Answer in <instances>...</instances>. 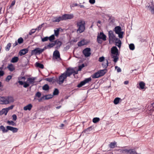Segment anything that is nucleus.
<instances>
[{"label":"nucleus","instance_id":"nucleus-17","mask_svg":"<svg viewBox=\"0 0 154 154\" xmlns=\"http://www.w3.org/2000/svg\"><path fill=\"white\" fill-rule=\"evenodd\" d=\"M97 36H99L100 38L102 39L104 41L106 40V36L103 32H100L99 35H98Z\"/></svg>","mask_w":154,"mask_h":154},{"label":"nucleus","instance_id":"nucleus-47","mask_svg":"<svg viewBox=\"0 0 154 154\" xmlns=\"http://www.w3.org/2000/svg\"><path fill=\"white\" fill-rule=\"evenodd\" d=\"M44 23H43L39 25L36 29H35V30H38V31H39L41 29L43 26V25H44Z\"/></svg>","mask_w":154,"mask_h":154},{"label":"nucleus","instance_id":"nucleus-62","mask_svg":"<svg viewBox=\"0 0 154 154\" xmlns=\"http://www.w3.org/2000/svg\"><path fill=\"white\" fill-rule=\"evenodd\" d=\"M15 1H13L11 5L10 6V8L13 6L15 4Z\"/></svg>","mask_w":154,"mask_h":154},{"label":"nucleus","instance_id":"nucleus-14","mask_svg":"<svg viewBox=\"0 0 154 154\" xmlns=\"http://www.w3.org/2000/svg\"><path fill=\"white\" fill-rule=\"evenodd\" d=\"M88 43L87 40L83 39L78 43V45L79 47L82 46L87 45Z\"/></svg>","mask_w":154,"mask_h":154},{"label":"nucleus","instance_id":"nucleus-45","mask_svg":"<svg viewBox=\"0 0 154 154\" xmlns=\"http://www.w3.org/2000/svg\"><path fill=\"white\" fill-rule=\"evenodd\" d=\"M13 105H11L10 106L8 107V108H6V110H7L6 111V113L7 114L8 111L10 109H13Z\"/></svg>","mask_w":154,"mask_h":154},{"label":"nucleus","instance_id":"nucleus-34","mask_svg":"<svg viewBox=\"0 0 154 154\" xmlns=\"http://www.w3.org/2000/svg\"><path fill=\"white\" fill-rule=\"evenodd\" d=\"M55 38V36L54 35H52L48 37V39L51 42H53Z\"/></svg>","mask_w":154,"mask_h":154},{"label":"nucleus","instance_id":"nucleus-19","mask_svg":"<svg viewBox=\"0 0 154 154\" xmlns=\"http://www.w3.org/2000/svg\"><path fill=\"white\" fill-rule=\"evenodd\" d=\"M93 128L92 126H91L85 130L83 131L82 132V134L84 132L86 134H89L90 133V132L91 130H93Z\"/></svg>","mask_w":154,"mask_h":154},{"label":"nucleus","instance_id":"nucleus-50","mask_svg":"<svg viewBox=\"0 0 154 154\" xmlns=\"http://www.w3.org/2000/svg\"><path fill=\"white\" fill-rule=\"evenodd\" d=\"M29 85V84L28 83H27L26 82H24V84L23 85V87L25 88H26L28 87Z\"/></svg>","mask_w":154,"mask_h":154},{"label":"nucleus","instance_id":"nucleus-61","mask_svg":"<svg viewBox=\"0 0 154 154\" xmlns=\"http://www.w3.org/2000/svg\"><path fill=\"white\" fill-rule=\"evenodd\" d=\"M95 0H89V2L91 4H93L95 3Z\"/></svg>","mask_w":154,"mask_h":154},{"label":"nucleus","instance_id":"nucleus-1","mask_svg":"<svg viewBox=\"0 0 154 154\" xmlns=\"http://www.w3.org/2000/svg\"><path fill=\"white\" fill-rule=\"evenodd\" d=\"M78 73V70L75 71L73 69L68 68L59 77L57 82L60 85L62 84L67 77L70 76L72 74L74 75L75 74H77Z\"/></svg>","mask_w":154,"mask_h":154},{"label":"nucleus","instance_id":"nucleus-63","mask_svg":"<svg viewBox=\"0 0 154 154\" xmlns=\"http://www.w3.org/2000/svg\"><path fill=\"white\" fill-rule=\"evenodd\" d=\"M18 83H19V84L20 85H23L24 84V82H23L22 81H20V80H19L18 81Z\"/></svg>","mask_w":154,"mask_h":154},{"label":"nucleus","instance_id":"nucleus-54","mask_svg":"<svg viewBox=\"0 0 154 154\" xmlns=\"http://www.w3.org/2000/svg\"><path fill=\"white\" fill-rule=\"evenodd\" d=\"M18 131V129L17 128L14 127L11 131H12V132L14 133L17 132Z\"/></svg>","mask_w":154,"mask_h":154},{"label":"nucleus","instance_id":"nucleus-49","mask_svg":"<svg viewBox=\"0 0 154 154\" xmlns=\"http://www.w3.org/2000/svg\"><path fill=\"white\" fill-rule=\"evenodd\" d=\"M54 34L55 36H57L59 34V29H57V30H54Z\"/></svg>","mask_w":154,"mask_h":154},{"label":"nucleus","instance_id":"nucleus-57","mask_svg":"<svg viewBox=\"0 0 154 154\" xmlns=\"http://www.w3.org/2000/svg\"><path fill=\"white\" fill-rule=\"evenodd\" d=\"M12 117L14 120L15 121L17 119V116L15 114H14L12 116Z\"/></svg>","mask_w":154,"mask_h":154},{"label":"nucleus","instance_id":"nucleus-22","mask_svg":"<svg viewBox=\"0 0 154 154\" xmlns=\"http://www.w3.org/2000/svg\"><path fill=\"white\" fill-rule=\"evenodd\" d=\"M32 105L31 104H29L26 106H24L23 108V109L24 110H30L32 108Z\"/></svg>","mask_w":154,"mask_h":154},{"label":"nucleus","instance_id":"nucleus-41","mask_svg":"<svg viewBox=\"0 0 154 154\" xmlns=\"http://www.w3.org/2000/svg\"><path fill=\"white\" fill-rule=\"evenodd\" d=\"M14 127L10 126H8L6 127V130L7 132H8V131H12Z\"/></svg>","mask_w":154,"mask_h":154},{"label":"nucleus","instance_id":"nucleus-11","mask_svg":"<svg viewBox=\"0 0 154 154\" xmlns=\"http://www.w3.org/2000/svg\"><path fill=\"white\" fill-rule=\"evenodd\" d=\"M146 8L149 10L152 14H154V4L152 3L151 5L146 6Z\"/></svg>","mask_w":154,"mask_h":154},{"label":"nucleus","instance_id":"nucleus-42","mask_svg":"<svg viewBox=\"0 0 154 154\" xmlns=\"http://www.w3.org/2000/svg\"><path fill=\"white\" fill-rule=\"evenodd\" d=\"M59 91L58 89L57 88H55L53 92V94L54 95H56L58 94Z\"/></svg>","mask_w":154,"mask_h":154},{"label":"nucleus","instance_id":"nucleus-46","mask_svg":"<svg viewBox=\"0 0 154 154\" xmlns=\"http://www.w3.org/2000/svg\"><path fill=\"white\" fill-rule=\"evenodd\" d=\"M12 76L10 75L8 76L5 79V80L7 82H9L10 79L12 78Z\"/></svg>","mask_w":154,"mask_h":154},{"label":"nucleus","instance_id":"nucleus-10","mask_svg":"<svg viewBox=\"0 0 154 154\" xmlns=\"http://www.w3.org/2000/svg\"><path fill=\"white\" fill-rule=\"evenodd\" d=\"M42 53L41 48H36L32 51L31 55H36L38 54H40Z\"/></svg>","mask_w":154,"mask_h":154},{"label":"nucleus","instance_id":"nucleus-15","mask_svg":"<svg viewBox=\"0 0 154 154\" xmlns=\"http://www.w3.org/2000/svg\"><path fill=\"white\" fill-rule=\"evenodd\" d=\"M28 51V48H25L21 50L19 52V54L21 56L24 55L26 54Z\"/></svg>","mask_w":154,"mask_h":154},{"label":"nucleus","instance_id":"nucleus-51","mask_svg":"<svg viewBox=\"0 0 154 154\" xmlns=\"http://www.w3.org/2000/svg\"><path fill=\"white\" fill-rule=\"evenodd\" d=\"M48 40V37H45L44 38H42V41L43 42H45L47 41Z\"/></svg>","mask_w":154,"mask_h":154},{"label":"nucleus","instance_id":"nucleus-4","mask_svg":"<svg viewBox=\"0 0 154 154\" xmlns=\"http://www.w3.org/2000/svg\"><path fill=\"white\" fill-rule=\"evenodd\" d=\"M77 26L78 28L77 30L78 33H81L85 31V21L81 20L77 23Z\"/></svg>","mask_w":154,"mask_h":154},{"label":"nucleus","instance_id":"nucleus-2","mask_svg":"<svg viewBox=\"0 0 154 154\" xmlns=\"http://www.w3.org/2000/svg\"><path fill=\"white\" fill-rule=\"evenodd\" d=\"M13 97L8 96L6 97H0V104H7L13 103L14 101Z\"/></svg>","mask_w":154,"mask_h":154},{"label":"nucleus","instance_id":"nucleus-58","mask_svg":"<svg viewBox=\"0 0 154 154\" xmlns=\"http://www.w3.org/2000/svg\"><path fill=\"white\" fill-rule=\"evenodd\" d=\"M7 110H6V109H2V114H5V115H7V114L6 113V111Z\"/></svg>","mask_w":154,"mask_h":154},{"label":"nucleus","instance_id":"nucleus-9","mask_svg":"<svg viewBox=\"0 0 154 154\" xmlns=\"http://www.w3.org/2000/svg\"><path fill=\"white\" fill-rule=\"evenodd\" d=\"M91 48H87L84 49L82 51V53L85 57H87L90 56L91 53Z\"/></svg>","mask_w":154,"mask_h":154},{"label":"nucleus","instance_id":"nucleus-33","mask_svg":"<svg viewBox=\"0 0 154 154\" xmlns=\"http://www.w3.org/2000/svg\"><path fill=\"white\" fill-rule=\"evenodd\" d=\"M11 46V44L10 43H8L5 47V50L7 51H8L10 50Z\"/></svg>","mask_w":154,"mask_h":154},{"label":"nucleus","instance_id":"nucleus-16","mask_svg":"<svg viewBox=\"0 0 154 154\" xmlns=\"http://www.w3.org/2000/svg\"><path fill=\"white\" fill-rule=\"evenodd\" d=\"M54 43L55 44V45H57L56 47L57 49L59 48L62 45V42L58 40H57L55 41Z\"/></svg>","mask_w":154,"mask_h":154},{"label":"nucleus","instance_id":"nucleus-53","mask_svg":"<svg viewBox=\"0 0 154 154\" xmlns=\"http://www.w3.org/2000/svg\"><path fill=\"white\" fill-rule=\"evenodd\" d=\"M85 67V65L84 64H82L81 65L79 66L78 71H81L82 69Z\"/></svg>","mask_w":154,"mask_h":154},{"label":"nucleus","instance_id":"nucleus-39","mask_svg":"<svg viewBox=\"0 0 154 154\" xmlns=\"http://www.w3.org/2000/svg\"><path fill=\"white\" fill-rule=\"evenodd\" d=\"M100 120L99 118L96 117L94 118L93 119V122L94 123H96L98 122Z\"/></svg>","mask_w":154,"mask_h":154},{"label":"nucleus","instance_id":"nucleus-29","mask_svg":"<svg viewBox=\"0 0 154 154\" xmlns=\"http://www.w3.org/2000/svg\"><path fill=\"white\" fill-rule=\"evenodd\" d=\"M49 89V86L48 84L45 85L42 87L43 90L45 91H48Z\"/></svg>","mask_w":154,"mask_h":154},{"label":"nucleus","instance_id":"nucleus-25","mask_svg":"<svg viewBox=\"0 0 154 154\" xmlns=\"http://www.w3.org/2000/svg\"><path fill=\"white\" fill-rule=\"evenodd\" d=\"M19 60V58L17 57H14L12 58L11 60V62L12 63H15L17 62Z\"/></svg>","mask_w":154,"mask_h":154},{"label":"nucleus","instance_id":"nucleus-64","mask_svg":"<svg viewBox=\"0 0 154 154\" xmlns=\"http://www.w3.org/2000/svg\"><path fill=\"white\" fill-rule=\"evenodd\" d=\"M4 74V72L2 70L0 71V76H2Z\"/></svg>","mask_w":154,"mask_h":154},{"label":"nucleus","instance_id":"nucleus-26","mask_svg":"<svg viewBox=\"0 0 154 154\" xmlns=\"http://www.w3.org/2000/svg\"><path fill=\"white\" fill-rule=\"evenodd\" d=\"M35 66L41 69H43L44 67L43 64L37 62L35 63Z\"/></svg>","mask_w":154,"mask_h":154},{"label":"nucleus","instance_id":"nucleus-13","mask_svg":"<svg viewBox=\"0 0 154 154\" xmlns=\"http://www.w3.org/2000/svg\"><path fill=\"white\" fill-rule=\"evenodd\" d=\"M53 22H59L60 21H62V16L54 17L52 20Z\"/></svg>","mask_w":154,"mask_h":154},{"label":"nucleus","instance_id":"nucleus-8","mask_svg":"<svg viewBox=\"0 0 154 154\" xmlns=\"http://www.w3.org/2000/svg\"><path fill=\"white\" fill-rule=\"evenodd\" d=\"M63 20L71 19L74 17L73 14H65L62 16Z\"/></svg>","mask_w":154,"mask_h":154},{"label":"nucleus","instance_id":"nucleus-24","mask_svg":"<svg viewBox=\"0 0 154 154\" xmlns=\"http://www.w3.org/2000/svg\"><path fill=\"white\" fill-rule=\"evenodd\" d=\"M91 76L92 78L94 79L98 78L100 77V75L99 74L98 71L92 75Z\"/></svg>","mask_w":154,"mask_h":154},{"label":"nucleus","instance_id":"nucleus-60","mask_svg":"<svg viewBox=\"0 0 154 154\" xmlns=\"http://www.w3.org/2000/svg\"><path fill=\"white\" fill-rule=\"evenodd\" d=\"M25 79H26L25 77L24 76L20 77H19L18 78V80H19L23 79L24 81H25Z\"/></svg>","mask_w":154,"mask_h":154},{"label":"nucleus","instance_id":"nucleus-6","mask_svg":"<svg viewBox=\"0 0 154 154\" xmlns=\"http://www.w3.org/2000/svg\"><path fill=\"white\" fill-rule=\"evenodd\" d=\"M108 36L109 42L111 41L113 42L117 38L114 34L113 31L112 30L109 31L108 32Z\"/></svg>","mask_w":154,"mask_h":154},{"label":"nucleus","instance_id":"nucleus-52","mask_svg":"<svg viewBox=\"0 0 154 154\" xmlns=\"http://www.w3.org/2000/svg\"><path fill=\"white\" fill-rule=\"evenodd\" d=\"M35 97L39 98L41 96V93L40 92H38L35 94Z\"/></svg>","mask_w":154,"mask_h":154},{"label":"nucleus","instance_id":"nucleus-21","mask_svg":"<svg viewBox=\"0 0 154 154\" xmlns=\"http://www.w3.org/2000/svg\"><path fill=\"white\" fill-rule=\"evenodd\" d=\"M106 71L107 69H104L98 71L99 74L100 75V77L103 76L106 73Z\"/></svg>","mask_w":154,"mask_h":154},{"label":"nucleus","instance_id":"nucleus-32","mask_svg":"<svg viewBox=\"0 0 154 154\" xmlns=\"http://www.w3.org/2000/svg\"><path fill=\"white\" fill-rule=\"evenodd\" d=\"M120 98L119 97L115 98L113 101V102L115 104H117L119 102Z\"/></svg>","mask_w":154,"mask_h":154},{"label":"nucleus","instance_id":"nucleus-55","mask_svg":"<svg viewBox=\"0 0 154 154\" xmlns=\"http://www.w3.org/2000/svg\"><path fill=\"white\" fill-rule=\"evenodd\" d=\"M104 60V57H100L98 61L100 62H102Z\"/></svg>","mask_w":154,"mask_h":154},{"label":"nucleus","instance_id":"nucleus-36","mask_svg":"<svg viewBox=\"0 0 154 154\" xmlns=\"http://www.w3.org/2000/svg\"><path fill=\"white\" fill-rule=\"evenodd\" d=\"M106 63H103L102 64V66L103 67L105 68V69H106L108 66V62L107 60H106Z\"/></svg>","mask_w":154,"mask_h":154},{"label":"nucleus","instance_id":"nucleus-28","mask_svg":"<svg viewBox=\"0 0 154 154\" xmlns=\"http://www.w3.org/2000/svg\"><path fill=\"white\" fill-rule=\"evenodd\" d=\"M139 85L140 88L141 89H143L144 88V87L145 86V83L143 82H140Z\"/></svg>","mask_w":154,"mask_h":154},{"label":"nucleus","instance_id":"nucleus-37","mask_svg":"<svg viewBox=\"0 0 154 154\" xmlns=\"http://www.w3.org/2000/svg\"><path fill=\"white\" fill-rule=\"evenodd\" d=\"M7 123L9 125H12L14 126L16 125V123L12 121H8L7 122Z\"/></svg>","mask_w":154,"mask_h":154},{"label":"nucleus","instance_id":"nucleus-44","mask_svg":"<svg viewBox=\"0 0 154 154\" xmlns=\"http://www.w3.org/2000/svg\"><path fill=\"white\" fill-rule=\"evenodd\" d=\"M129 48L130 50H133L135 48L134 45L133 44H131L129 45Z\"/></svg>","mask_w":154,"mask_h":154},{"label":"nucleus","instance_id":"nucleus-20","mask_svg":"<svg viewBox=\"0 0 154 154\" xmlns=\"http://www.w3.org/2000/svg\"><path fill=\"white\" fill-rule=\"evenodd\" d=\"M114 42H115L116 45L119 48H120L122 44L119 38H117Z\"/></svg>","mask_w":154,"mask_h":154},{"label":"nucleus","instance_id":"nucleus-30","mask_svg":"<svg viewBox=\"0 0 154 154\" xmlns=\"http://www.w3.org/2000/svg\"><path fill=\"white\" fill-rule=\"evenodd\" d=\"M116 142L115 141L113 142H111L109 144V146L111 148H114L115 147V145L116 144Z\"/></svg>","mask_w":154,"mask_h":154},{"label":"nucleus","instance_id":"nucleus-31","mask_svg":"<svg viewBox=\"0 0 154 154\" xmlns=\"http://www.w3.org/2000/svg\"><path fill=\"white\" fill-rule=\"evenodd\" d=\"M53 96L51 94L45 95L44 96L45 97L44 100H46L51 99L52 97Z\"/></svg>","mask_w":154,"mask_h":154},{"label":"nucleus","instance_id":"nucleus-48","mask_svg":"<svg viewBox=\"0 0 154 154\" xmlns=\"http://www.w3.org/2000/svg\"><path fill=\"white\" fill-rule=\"evenodd\" d=\"M35 29H32L31 31L29 32V35H31L32 34L34 33L35 32Z\"/></svg>","mask_w":154,"mask_h":154},{"label":"nucleus","instance_id":"nucleus-56","mask_svg":"<svg viewBox=\"0 0 154 154\" xmlns=\"http://www.w3.org/2000/svg\"><path fill=\"white\" fill-rule=\"evenodd\" d=\"M101 39L100 38L99 36H97V42L98 43L100 44H101L102 42V41Z\"/></svg>","mask_w":154,"mask_h":154},{"label":"nucleus","instance_id":"nucleus-43","mask_svg":"<svg viewBox=\"0 0 154 154\" xmlns=\"http://www.w3.org/2000/svg\"><path fill=\"white\" fill-rule=\"evenodd\" d=\"M128 149H124L121 150L120 151V152L121 153H126V154H128Z\"/></svg>","mask_w":154,"mask_h":154},{"label":"nucleus","instance_id":"nucleus-23","mask_svg":"<svg viewBox=\"0 0 154 154\" xmlns=\"http://www.w3.org/2000/svg\"><path fill=\"white\" fill-rule=\"evenodd\" d=\"M128 154H137L135 150L133 149H128Z\"/></svg>","mask_w":154,"mask_h":154},{"label":"nucleus","instance_id":"nucleus-38","mask_svg":"<svg viewBox=\"0 0 154 154\" xmlns=\"http://www.w3.org/2000/svg\"><path fill=\"white\" fill-rule=\"evenodd\" d=\"M23 41V39L22 37L19 38L17 40V43L19 44H21Z\"/></svg>","mask_w":154,"mask_h":154},{"label":"nucleus","instance_id":"nucleus-59","mask_svg":"<svg viewBox=\"0 0 154 154\" xmlns=\"http://www.w3.org/2000/svg\"><path fill=\"white\" fill-rule=\"evenodd\" d=\"M49 49L48 48V47H47V46H45L43 48V49H41V51H42V53L45 50V49Z\"/></svg>","mask_w":154,"mask_h":154},{"label":"nucleus","instance_id":"nucleus-35","mask_svg":"<svg viewBox=\"0 0 154 154\" xmlns=\"http://www.w3.org/2000/svg\"><path fill=\"white\" fill-rule=\"evenodd\" d=\"M6 129L5 128L3 125H1L0 126V131H2L3 133H6Z\"/></svg>","mask_w":154,"mask_h":154},{"label":"nucleus","instance_id":"nucleus-7","mask_svg":"<svg viewBox=\"0 0 154 154\" xmlns=\"http://www.w3.org/2000/svg\"><path fill=\"white\" fill-rule=\"evenodd\" d=\"M91 77L86 78L83 81L81 82L78 85L77 87L78 88H80L82 86L88 83L89 82L91 81Z\"/></svg>","mask_w":154,"mask_h":154},{"label":"nucleus","instance_id":"nucleus-40","mask_svg":"<svg viewBox=\"0 0 154 154\" xmlns=\"http://www.w3.org/2000/svg\"><path fill=\"white\" fill-rule=\"evenodd\" d=\"M55 45V44L54 42L52 43H49L48 45H47V47H48L49 49H50L51 48L53 47Z\"/></svg>","mask_w":154,"mask_h":154},{"label":"nucleus","instance_id":"nucleus-3","mask_svg":"<svg viewBox=\"0 0 154 154\" xmlns=\"http://www.w3.org/2000/svg\"><path fill=\"white\" fill-rule=\"evenodd\" d=\"M111 57L113 58V61L116 63L119 59V54L118 49L116 46H114L111 48Z\"/></svg>","mask_w":154,"mask_h":154},{"label":"nucleus","instance_id":"nucleus-18","mask_svg":"<svg viewBox=\"0 0 154 154\" xmlns=\"http://www.w3.org/2000/svg\"><path fill=\"white\" fill-rule=\"evenodd\" d=\"M35 78H29L27 79V82H28L29 85L33 84L35 82Z\"/></svg>","mask_w":154,"mask_h":154},{"label":"nucleus","instance_id":"nucleus-5","mask_svg":"<svg viewBox=\"0 0 154 154\" xmlns=\"http://www.w3.org/2000/svg\"><path fill=\"white\" fill-rule=\"evenodd\" d=\"M113 30L116 34L118 35V36L119 38H123V35L124 34V32L121 31L122 29L120 26H116L114 28Z\"/></svg>","mask_w":154,"mask_h":154},{"label":"nucleus","instance_id":"nucleus-12","mask_svg":"<svg viewBox=\"0 0 154 154\" xmlns=\"http://www.w3.org/2000/svg\"><path fill=\"white\" fill-rule=\"evenodd\" d=\"M53 57L56 59H57L58 58L61 59L60 53L57 50H55L54 52Z\"/></svg>","mask_w":154,"mask_h":154},{"label":"nucleus","instance_id":"nucleus-27","mask_svg":"<svg viewBox=\"0 0 154 154\" xmlns=\"http://www.w3.org/2000/svg\"><path fill=\"white\" fill-rule=\"evenodd\" d=\"M8 68L9 69V70L11 72L13 71L15 69V68L13 65L11 64L9 65L8 66Z\"/></svg>","mask_w":154,"mask_h":154}]
</instances>
